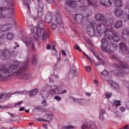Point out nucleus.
<instances>
[{
  "mask_svg": "<svg viewBox=\"0 0 129 129\" xmlns=\"http://www.w3.org/2000/svg\"><path fill=\"white\" fill-rule=\"evenodd\" d=\"M27 61H20L17 64H12L7 68L5 65L0 66V81L11 79L14 76L23 80H27Z\"/></svg>",
  "mask_w": 129,
  "mask_h": 129,
  "instance_id": "1",
  "label": "nucleus"
},
{
  "mask_svg": "<svg viewBox=\"0 0 129 129\" xmlns=\"http://www.w3.org/2000/svg\"><path fill=\"white\" fill-rule=\"evenodd\" d=\"M45 24L42 22L38 23V26L33 27L31 29L32 31L31 34L29 36V38L24 37L23 39V41L27 47H31L32 50L35 51L36 47L35 46V41L38 40V37L41 39L42 41H45L47 38L50 37L49 33L45 31Z\"/></svg>",
  "mask_w": 129,
  "mask_h": 129,
  "instance_id": "2",
  "label": "nucleus"
},
{
  "mask_svg": "<svg viewBox=\"0 0 129 129\" xmlns=\"http://www.w3.org/2000/svg\"><path fill=\"white\" fill-rule=\"evenodd\" d=\"M113 24L114 19L113 18L108 17L104 22L97 24L96 29L98 34H104L105 37H108L109 39H112L111 35L113 31Z\"/></svg>",
  "mask_w": 129,
  "mask_h": 129,
  "instance_id": "3",
  "label": "nucleus"
},
{
  "mask_svg": "<svg viewBox=\"0 0 129 129\" xmlns=\"http://www.w3.org/2000/svg\"><path fill=\"white\" fill-rule=\"evenodd\" d=\"M4 0H0V12H1L0 14V19H2V18H11L12 15H14L15 13L14 9L15 3L14 2V0H9L5 1L4 3ZM4 3L7 4V6H8V8L4 9L3 8Z\"/></svg>",
  "mask_w": 129,
  "mask_h": 129,
  "instance_id": "4",
  "label": "nucleus"
},
{
  "mask_svg": "<svg viewBox=\"0 0 129 129\" xmlns=\"http://www.w3.org/2000/svg\"><path fill=\"white\" fill-rule=\"evenodd\" d=\"M111 58L116 61H119L120 64L121 66L119 67L118 65L116 64L115 68L117 69L116 75L120 77L126 75L127 72H128L127 70H129V69H127V64L124 61H121V60H120V57H118L116 54H112L111 55Z\"/></svg>",
  "mask_w": 129,
  "mask_h": 129,
  "instance_id": "5",
  "label": "nucleus"
},
{
  "mask_svg": "<svg viewBox=\"0 0 129 129\" xmlns=\"http://www.w3.org/2000/svg\"><path fill=\"white\" fill-rule=\"evenodd\" d=\"M50 90L46 92V94H44V92H45V88H43L40 90V94L42 97V98H48L50 95H55V94H59L61 95L62 94H65V93H67V90H63L60 92H58L57 90H59L60 88V86H50Z\"/></svg>",
  "mask_w": 129,
  "mask_h": 129,
  "instance_id": "6",
  "label": "nucleus"
},
{
  "mask_svg": "<svg viewBox=\"0 0 129 129\" xmlns=\"http://www.w3.org/2000/svg\"><path fill=\"white\" fill-rule=\"evenodd\" d=\"M82 20H83V16L82 15H73V18L71 21L73 24H81L82 23Z\"/></svg>",
  "mask_w": 129,
  "mask_h": 129,
  "instance_id": "7",
  "label": "nucleus"
},
{
  "mask_svg": "<svg viewBox=\"0 0 129 129\" xmlns=\"http://www.w3.org/2000/svg\"><path fill=\"white\" fill-rule=\"evenodd\" d=\"M38 7L37 9V16L38 18L43 17V13L44 12V3L40 1L38 2Z\"/></svg>",
  "mask_w": 129,
  "mask_h": 129,
  "instance_id": "8",
  "label": "nucleus"
},
{
  "mask_svg": "<svg viewBox=\"0 0 129 129\" xmlns=\"http://www.w3.org/2000/svg\"><path fill=\"white\" fill-rule=\"evenodd\" d=\"M3 55L0 56L1 60H5V59H9L11 57V51L8 49H5L2 52Z\"/></svg>",
  "mask_w": 129,
  "mask_h": 129,
  "instance_id": "9",
  "label": "nucleus"
},
{
  "mask_svg": "<svg viewBox=\"0 0 129 129\" xmlns=\"http://www.w3.org/2000/svg\"><path fill=\"white\" fill-rule=\"evenodd\" d=\"M119 52L123 55H125L127 53V46L123 43H119Z\"/></svg>",
  "mask_w": 129,
  "mask_h": 129,
  "instance_id": "10",
  "label": "nucleus"
},
{
  "mask_svg": "<svg viewBox=\"0 0 129 129\" xmlns=\"http://www.w3.org/2000/svg\"><path fill=\"white\" fill-rule=\"evenodd\" d=\"M101 44H102L101 49L102 51H105V52H108L107 47H108V45H109L108 40H107L106 38H104L102 39Z\"/></svg>",
  "mask_w": 129,
  "mask_h": 129,
  "instance_id": "11",
  "label": "nucleus"
},
{
  "mask_svg": "<svg viewBox=\"0 0 129 129\" xmlns=\"http://www.w3.org/2000/svg\"><path fill=\"white\" fill-rule=\"evenodd\" d=\"M113 31H114V29H113V31H112L111 39H109L108 37H106L107 38L108 40H112L113 39L114 42H116L117 43H118V42H119L120 40V37L119 36V34H118V33H113Z\"/></svg>",
  "mask_w": 129,
  "mask_h": 129,
  "instance_id": "12",
  "label": "nucleus"
},
{
  "mask_svg": "<svg viewBox=\"0 0 129 129\" xmlns=\"http://www.w3.org/2000/svg\"><path fill=\"white\" fill-rule=\"evenodd\" d=\"M12 28H13V25L10 23H7L1 26L0 30L2 32H8V31H10Z\"/></svg>",
  "mask_w": 129,
  "mask_h": 129,
  "instance_id": "13",
  "label": "nucleus"
},
{
  "mask_svg": "<svg viewBox=\"0 0 129 129\" xmlns=\"http://www.w3.org/2000/svg\"><path fill=\"white\" fill-rule=\"evenodd\" d=\"M118 49V45L116 43H112L110 46L109 48H107V53H108V54L110 53H113L114 51H116Z\"/></svg>",
  "mask_w": 129,
  "mask_h": 129,
  "instance_id": "14",
  "label": "nucleus"
},
{
  "mask_svg": "<svg viewBox=\"0 0 129 129\" xmlns=\"http://www.w3.org/2000/svg\"><path fill=\"white\" fill-rule=\"evenodd\" d=\"M95 19L98 22H105L106 21L104 15L100 13H98L95 15Z\"/></svg>",
  "mask_w": 129,
  "mask_h": 129,
  "instance_id": "15",
  "label": "nucleus"
},
{
  "mask_svg": "<svg viewBox=\"0 0 129 129\" xmlns=\"http://www.w3.org/2000/svg\"><path fill=\"white\" fill-rule=\"evenodd\" d=\"M11 97V93L3 94L0 93V102H4L5 100H7L8 98Z\"/></svg>",
  "mask_w": 129,
  "mask_h": 129,
  "instance_id": "16",
  "label": "nucleus"
},
{
  "mask_svg": "<svg viewBox=\"0 0 129 129\" xmlns=\"http://www.w3.org/2000/svg\"><path fill=\"white\" fill-rule=\"evenodd\" d=\"M100 3L104 7H110L112 5L110 0H100Z\"/></svg>",
  "mask_w": 129,
  "mask_h": 129,
  "instance_id": "17",
  "label": "nucleus"
},
{
  "mask_svg": "<svg viewBox=\"0 0 129 129\" xmlns=\"http://www.w3.org/2000/svg\"><path fill=\"white\" fill-rule=\"evenodd\" d=\"M54 116V115L52 114H46L44 115V121H45L46 122H51L52 121V118Z\"/></svg>",
  "mask_w": 129,
  "mask_h": 129,
  "instance_id": "18",
  "label": "nucleus"
},
{
  "mask_svg": "<svg viewBox=\"0 0 129 129\" xmlns=\"http://www.w3.org/2000/svg\"><path fill=\"white\" fill-rule=\"evenodd\" d=\"M87 34L90 37H93L95 35V30H94V26H92L91 27H88L87 29Z\"/></svg>",
  "mask_w": 129,
  "mask_h": 129,
  "instance_id": "19",
  "label": "nucleus"
},
{
  "mask_svg": "<svg viewBox=\"0 0 129 129\" xmlns=\"http://www.w3.org/2000/svg\"><path fill=\"white\" fill-rule=\"evenodd\" d=\"M55 22L58 25H62V18H61V16H60V13H59V12H56Z\"/></svg>",
  "mask_w": 129,
  "mask_h": 129,
  "instance_id": "20",
  "label": "nucleus"
},
{
  "mask_svg": "<svg viewBox=\"0 0 129 129\" xmlns=\"http://www.w3.org/2000/svg\"><path fill=\"white\" fill-rule=\"evenodd\" d=\"M72 99L75 103L77 104H83L85 103V100L82 99H77L75 98H72Z\"/></svg>",
  "mask_w": 129,
  "mask_h": 129,
  "instance_id": "21",
  "label": "nucleus"
},
{
  "mask_svg": "<svg viewBox=\"0 0 129 129\" xmlns=\"http://www.w3.org/2000/svg\"><path fill=\"white\" fill-rule=\"evenodd\" d=\"M77 2L74 1L73 0H67L66 2V5L68 6V7H75L76 6Z\"/></svg>",
  "mask_w": 129,
  "mask_h": 129,
  "instance_id": "22",
  "label": "nucleus"
},
{
  "mask_svg": "<svg viewBox=\"0 0 129 129\" xmlns=\"http://www.w3.org/2000/svg\"><path fill=\"white\" fill-rule=\"evenodd\" d=\"M122 24H123L122 21L118 20L114 24V28H115V29H119V28H121V27H122L123 26Z\"/></svg>",
  "mask_w": 129,
  "mask_h": 129,
  "instance_id": "23",
  "label": "nucleus"
},
{
  "mask_svg": "<svg viewBox=\"0 0 129 129\" xmlns=\"http://www.w3.org/2000/svg\"><path fill=\"white\" fill-rule=\"evenodd\" d=\"M114 13L117 17H120L123 14V11L120 9H116L114 10Z\"/></svg>",
  "mask_w": 129,
  "mask_h": 129,
  "instance_id": "24",
  "label": "nucleus"
},
{
  "mask_svg": "<svg viewBox=\"0 0 129 129\" xmlns=\"http://www.w3.org/2000/svg\"><path fill=\"white\" fill-rule=\"evenodd\" d=\"M114 1V5L115 7H116L117 8H120L121 7H122V2H121V0H112Z\"/></svg>",
  "mask_w": 129,
  "mask_h": 129,
  "instance_id": "25",
  "label": "nucleus"
},
{
  "mask_svg": "<svg viewBox=\"0 0 129 129\" xmlns=\"http://www.w3.org/2000/svg\"><path fill=\"white\" fill-rule=\"evenodd\" d=\"M7 38L9 41H12V40H13L15 38V34L13 33L8 32L7 34Z\"/></svg>",
  "mask_w": 129,
  "mask_h": 129,
  "instance_id": "26",
  "label": "nucleus"
},
{
  "mask_svg": "<svg viewBox=\"0 0 129 129\" xmlns=\"http://www.w3.org/2000/svg\"><path fill=\"white\" fill-rule=\"evenodd\" d=\"M89 129H97V125L93 121H89Z\"/></svg>",
  "mask_w": 129,
  "mask_h": 129,
  "instance_id": "27",
  "label": "nucleus"
},
{
  "mask_svg": "<svg viewBox=\"0 0 129 129\" xmlns=\"http://www.w3.org/2000/svg\"><path fill=\"white\" fill-rule=\"evenodd\" d=\"M107 82L108 83H109V84H110L112 86V87H113V88H115V89L118 88V85L114 83L112 81L108 80L107 81Z\"/></svg>",
  "mask_w": 129,
  "mask_h": 129,
  "instance_id": "28",
  "label": "nucleus"
},
{
  "mask_svg": "<svg viewBox=\"0 0 129 129\" xmlns=\"http://www.w3.org/2000/svg\"><path fill=\"white\" fill-rule=\"evenodd\" d=\"M74 76H77V72L75 70H70V72L69 74V77H74Z\"/></svg>",
  "mask_w": 129,
  "mask_h": 129,
  "instance_id": "29",
  "label": "nucleus"
},
{
  "mask_svg": "<svg viewBox=\"0 0 129 129\" xmlns=\"http://www.w3.org/2000/svg\"><path fill=\"white\" fill-rule=\"evenodd\" d=\"M22 103H23V101H21L18 103H16L14 104L13 106H7V108H13V107H20L21 105H22Z\"/></svg>",
  "mask_w": 129,
  "mask_h": 129,
  "instance_id": "30",
  "label": "nucleus"
},
{
  "mask_svg": "<svg viewBox=\"0 0 129 129\" xmlns=\"http://www.w3.org/2000/svg\"><path fill=\"white\" fill-rule=\"evenodd\" d=\"M39 90L38 89H34L32 91L29 92L30 96H33V95H36L38 93Z\"/></svg>",
  "mask_w": 129,
  "mask_h": 129,
  "instance_id": "31",
  "label": "nucleus"
},
{
  "mask_svg": "<svg viewBox=\"0 0 129 129\" xmlns=\"http://www.w3.org/2000/svg\"><path fill=\"white\" fill-rule=\"evenodd\" d=\"M82 129H89V121L86 122L81 126Z\"/></svg>",
  "mask_w": 129,
  "mask_h": 129,
  "instance_id": "32",
  "label": "nucleus"
},
{
  "mask_svg": "<svg viewBox=\"0 0 129 129\" xmlns=\"http://www.w3.org/2000/svg\"><path fill=\"white\" fill-rule=\"evenodd\" d=\"M25 6L27 7L28 10H30V4H31V0H23Z\"/></svg>",
  "mask_w": 129,
  "mask_h": 129,
  "instance_id": "33",
  "label": "nucleus"
},
{
  "mask_svg": "<svg viewBox=\"0 0 129 129\" xmlns=\"http://www.w3.org/2000/svg\"><path fill=\"white\" fill-rule=\"evenodd\" d=\"M93 53L94 56H95V57H96L97 59L99 61H100V62H101V63H102V64H103V63H104V61L103 60V59H101L100 58V57H99V55H98V54H97V53H95L94 51H93Z\"/></svg>",
  "mask_w": 129,
  "mask_h": 129,
  "instance_id": "34",
  "label": "nucleus"
},
{
  "mask_svg": "<svg viewBox=\"0 0 129 129\" xmlns=\"http://www.w3.org/2000/svg\"><path fill=\"white\" fill-rule=\"evenodd\" d=\"M37 55L33 54V58H32V63L33 65H36L37 64V58H36V56Z\"/></svg>",
  "mask_w": 129,
  "mask_h": 129,
  "instance_id": "35",
  "label": "nucleus"
},
{
  "mask_svg": "<svg viewBox=\"0 0 129 129\" xmlns=\"http://www.w3.org/2000/svg\"><path fill=\"white\" fill-rule=\"evenodd\" d=\"M80 10L83 12H85V11H87V10H88V7L86 6H80Z\"/></svg>",
  "mask_w": 129,
  "mask_h": 129,
  "instance_id": "36",
  "label": "nucleus"
},
{
  "mask_svg": "<svg viewBox=\"0 0 129 129\" xmlns=\"http://www.w3.org/2000/svg\"><path fill=\"white\" fill-rule=\"evenodd\" d=\"M57 25L55 24V23H51V30L52 31H55V30H56V29H57Z\"/></svg>",
  "mask_w": 129,
  "mask_h": 129,
  "instance_id": "37",
  "label": "nucleus"
},
{
  "mask_svg": "<svg viewBox=\"0 0 129 129\" xmlns=\"http://www.w3.org/2000/svg\"><path fill=\"white\" fill-rule=\"evenodd\" d=\"M53 98L55 100H57V101H61V100H62V97H60L59 95L55 96Z\"/></svg>",
  "mask_w": 129,
  "mask_h": 129,
  "instance_id": "38",
  "label": "nucleus"
},
{
  "mask_svg": "<svg viewBox=\"0 0 129 129\" xmlns=\"http://www.w3.org/2000/svg\"><path fill=\"white\" fill-rule=\"evenodd\" d=\"M128 34H129L128 30H127L126 29H123V30L122 31V35H128Z\"/></svg>",
  "mask_w": 129,
  "mask_h": 129,
  "instance_id": "39",
  "label": "nucleus"
},
{
  "mask_svg": "<svg viewBox=\"0 0 129 129\" xmlns=\"http://www.w3.org/2000/svg\"><path fill=\"white\" fill-rule=\"evenodd\" d=\"M120 103H121V102H120L119 100H115L114 101V104L116 106H119V105H120Z\"/></svg>",
  "mask_w": 129,
  "mask_h": 129,
  "instance_id": "40",
  "label": "nucleus"
},
{
  "mask_svg": "<svg viewBox=\"0 0 129 129\" xmlns=\"http://www.w3.org/2000/svg\"><path fill=\"white\" fill-rule=\"evenodd\" d=\"M74 127V126L73 125H69L64 127H62L61 129H72Z\"/></svg>",
  "mask_w": 129,
  "mask_h": 129,
  "instance_id": "41",
  "label": "nucleus"
},
{
  "mask_svg": "<svg viewBox=\"0 0 129 129\" xmlns=\"http://www.w3.org/2000/svg\"><path fill=\"white\" fill-rule=\"evenodd\" d=\"M112 95V94H111L110 93H105L106 98H107L108 99H109V98H110V97H111Z\"/></svg>",
  "mask_w": 129,
  "mask_h": 129,
  "instance_id": "42",
  "label": "nucleus"
},
{
  "mask_svg": "<svg viewBox=\"0 0 129 129\" xmlns=\"http://www.w3.org/2000/svg\"><path fill=\"white\" fill-rule=\"evenodd\" d=\"M41 104L43 106H48V104H47V101L46 100H43L41 102Z\"/></svg>",
  "mask_w": 129,
  "mask_h": 129,
  "instance_id": "43",
  "label": "nucleus"
},
{
  "mask_svg": "<svg viewBox=\"0 0 129 129\" xmlns=\"http://www.w3.org/2000/svg\"><path fill=\"white\" fill-rule=\"evenodd\" d=\"M101 74L103 75V76H107L108 75V72L106 70H104L103 72L101 73Z\"/></svg>",
  "mask_w": 129,
  "mask_h": 129,
  "instance_id": "44",
  "label": "nucleus"
},
{
  "mask_svg": "<svg viewBox=\"0 0 129 129\" xmlns=\"http://www.w3.org/2000/svg\"><path fill=\"white\" fill-rule=\"evenodd\" d=\"M51 50H53L55 53H57V50L55 49V43L51 44Z\"/></svg>",
  "mask_w": 129,
  "mask_h": 129,
  "instance_id": "45",
  "label": "nucleus"
},
{
  "mask_svg": "<svg viewBox=\"0 0 129 129\" xmlns=\"http://www.w3.org/2000/svg\"><path fill=\"white\" fill-rule=\"evenodd\" d=\"M36 109H38V111H41V112L43 111L44 112H46L47 111L46 109H42L38 107L36 108Z\"/></svg>",
  "mask_w": 129,
  "mask_h": 129,
  "instance_id": "46",
  "label": "nucleus"
},
{
  "mask_svg": "<svg viewBox=\"0 0 129 129\" xmlns=\"http://www.w3.org/2000/svg\"><path fill=\"white\" fill-rule=\"evenodd\" d=\"M34 120H36L37 121H44V119H42L41 118L34 117Z\"/></svg>",
  "mask_w": 129,
  "mask_h": 129,
  "instance_id": "47",
  "label": "nucleus"
},
{
  "mask_svg": "<svg viewBox=\"0 0 129 129\" xmlns=\"http://www.w3.org/2000/svg\"><path fill=\"white\" fill-rule=\"evenodd\" d=\"M105 113V110L104 109H102L100 111L99 115H104Z\"/></svg>",
  "mask_w": 129,
  "mask_h": 129,
  "instance_id": "48",
  "label": "nucleus"
},
{
  "mask_svg": "<svg viewBox=\"0 0 129 129\" xmlns=\"http://www.w3.org/2000/svg\"><path fill=\"white\" fill-rule=\"evenodd\" d=\"M77 3H79V4H82L83 5H85V4H86V0H79L77 2Z\"/></svg>",
  "mask_w": 129,
  "mask_h": 129,
  "instance_id": "49",
  "label": "nucleus"
},
{
  "mask_svg": "<svg viewBox=\"0 0 129 129\" xmlns=\"http://www.w3.org/2000/svg\"><path fill=\"white\" fill-rule=\"evenodd\" d=\"M85 69L86 70V71H87V72H91V67H85Z\"/></svg>",
  "mask_w": 129,
  "mask_h": 129,
  "instance_id": "50",
  "label": "nucleus"
},
{
  "mask_svg": "<svg viewBox=\"0 0 129 129\" xmlns=\"http://www.w3.org/2000/svg\"><path fill=\"white\" fill-rule=\"evenodd\" d=\"M120 110L122 112H124L125 111V107H121L119 108Z\"/></svg>",
  "mask_w": 129,
  "mask_h": 129,
  "instance_id": "51",
  "label": "nucleus"
},
{
  "mask_svg": "<svg viewBox=\"0 0 129 129\" xmlns=\"http://www.w3.org/2000/svg\"><path fill=\"white\" fill-rule=\"evenodd\" d=\"M100 120L103 121L104 120V117L102 115H99Z\"/></svg>",
  "mask_w": 129,
  "mask_h": 129,
  "instance_id": "52",
  "label": "nucleus"
},
{
  "mask_svg": "<svg viewBox=\"0 0 129 129\" xmlns=\"http://www.w3.org/2000/svg\"><path fill=\"white\" fill-rule=\"evenodd\" d=\"M46 20H48V19H49V21H51L52 20V17L50 16H46L45 17Z\"/></svg>",
  "mask_w": 129,
  "mask_h": 129,
  "instance_id": "53",
  "label": "nucleus"
},
{
  "mask_svg": "<svg viewBox=\"0 0 129 129\" xmlns=\"http://www.w3.org/2000/svg\"><path fill=\"white\" fill-rule=\"evenodd\" d=\"M115 114L116 115H117V116H120V112H119L118 111H116L115 112Z\"/></svg>",
  "mask_w": 129,
  "mask_h": 129,
  "instance_id": "54",
  "label": "nucleus"
},
{
  "mask_svg": "<svg viewBox=\"0 0 129 129\" xmlns=\"http://www.w3.org/2000/svg\"><path fill=\"white\" fill-rule=\"evenodd\" d=\"M46 1L48 4H53V3L55 2L54 0H46Z\"/></svg>",
  "mask_w": 129,
  "mask_h": 129,
  "instance_id": "55",
  "label": "nucleus"
},
{
  "mask_svg": "<svg viewBox=\"0 0 129 129\" xmlns=\"http://www.w3.org/2000/svg\"><path fill=\"white\" fill-rule=\"evenodd\" d=\"M61 53H62V55H63V56H66V55H67V54L66 53V52H65V51H64L63 50H61Z\"/></svg>",
  "mask_w": 129,
  "mask_h": 129,
  "instance_id": "56",
  "label": "nucleus"
},
{
  "mask_svg": "<svg viewBox=\"0 0 129 129\" xmlns=\"http://www.w3.org/2000/svg\"><path fill=\"white\" fill-rule=\"evenodd\" d=\"M129 128V125L126 124L124 126L123 129H128Z\"/></svg>",
  "mask_w": 129,
  "mask_h": 129,
  "instance_id": "57",
  "label": "nucleus"
},
{
  "mask_svg": "<svg viewBox=\"0 0 129 129\" xmlns=\"http://www.w3.org/2000/svg\"><path fill=\"white\" fill-rule=\"evenodd\" d=\"M74 49H75V50H78L79 49V46L78 45L76 44L74 46Z\"/></svg>",
  "mask_w": 129,
  "mask_h": 129,
  "instance_id": "58",
  "label": "nucleus"
},
{
  "mask_svg": "<svg viewBox=\"0 0 129 129\" xmlns=\"http://www.w3.org/2000/svg\"><path fill=\"white\" fill-rule=\"evenodd\" d=\"M19 110L20 111H25V107H21L20 108Z\"/></svg>",
  "mask_w": 129,
  "mask_h": 129,
  "instance_id": "59",
  "label": "nucleus"
},
{
  "mask_svg": "<svg viewBox=\"0 0 129 129\" xmlns=\"http://www.w3.org/2000/svg\"><path fill=\"white\" fill-rule=\"evenodd\" d=\"M46 49L47 50H50V49H51V45L50 44H47V46H46Z\"/></svg>",
  "mask_w": 129,
  "mask_h": 129,
  "instance_id": "60",
  "label": "nucleus"
},
{
  "mask_svg": "<svg viewBox=\"0 0 129 129\" xmlns=\"http://www.w3.org/2000/svg\"><path fill=\"white\" fill-rule=\"evenodd\" d=\"M49 82L50 83H53V82H54V80H53V79L50 78V77L49 78Z\"/></svg>",
  "mask_w": 129,
  "mask_h": 129,
  "instance_id": "61",
  "label": "nucleus"
},
{
  "mask_svg": "<svg viewBox=\"0 0 129 129\" xmlns=\"http://www.w3.org/2000/svg\"><path fill=\"white\" fill-rule=\"evenodd\" d=\"M32 18L33 19V20H34V21H37V17L36 16L33 15Z\"/></svg>",
  "mask_w": 129,
  "mask_h": 129,
  "instance_id": "62",
  "label": "nucleus"
},
{
  "mask_svg": "<svg viewBox=\"0 0 129 129\" xmlns=\"http://www.w3.org/2000/svg\"><path fill=\"white\" fill-rule=\"evenodd\" d=\"M86 95H87L88 96H91V93H90L86 92Z\"/></svg>",
  "mask_w": 129,
  "mask_h": 129,
  "instance_id": "63",
  "label": "nucleus"
},
{
  "mask_svg": "<svg viewBox=\"0 0 129 129\" xmlns=\"http://www.w3.org/2000/svg\"><path fill=\"white\" fill-rule=\"evenodd\" d=\"M93 82H94V84H97L98 83L97 82V80H94Z\"/></svg>",
  "mask_w": 129,
  "mask_h": 129,
  "instance_id": "64",
  "label": "nucleus"
}]
</instances>
